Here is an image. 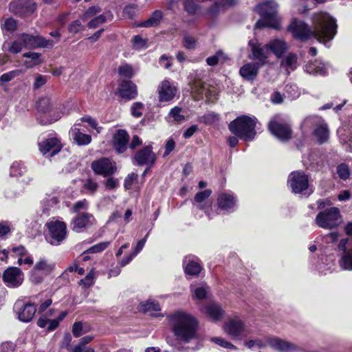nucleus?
Masks as SVG:
<instances>
[{"label": "nucleus", "mask_w": 352, "mask_h": 352, "mask_svg": "<svg viewBox=\"0 0 352 352\" xmlns=\"http://www.w3.org/2000/svg\"><path fill=\"white\" fill-rule=\"evenodd\" d=\"M298 65V56L294 53L287 54L280 61V67L285 70L288 75L296 69Z\"/></svg>", "instance_id": "cd10ccee"}, {"label": "nucleus", "mask_w": 352, "mask_h": 352, "mask_svg": "<svg viewBox=\"0 0 352 352\" xmlns=\"http://www.w3.org/2000/svg\"><path fill=\"white\" fill-rule=\"evenodd\" d=\"M211 340L215 344L226 348V349H236V348L230 342L226 341L223 338L214 337L211 339Z\"/></svg>", "instance_id": "bf43d9fd"}, {"label": "nucleus", "mask_w": 352, "mask_h": 352, "mask_svg": "<svg viewBox=\"0 0 352 352\" xmlns=\"http://www.w3.org/2000/svg\"><path fill=\"white\" fill-rule=\"evenodd\" d=\"M183 45L188 50L195 49L197 45V39L189 34H184L183 38Z\"/></svg>", "instance_id": "603ef678"}, {"label": "nucleus", "mask_w": 352, "mask_h": 352, "mask_svg": "<svg viewBox=\"0 0 352 352\" xmlns=\"http://www.w3.org/2000/svg\"><path fill=\"white\" fill-rule=\"evenodd\" d=\"M49 231V242L54 245H59L67 236V226L63 221L53 219L47 224Z\"/></svg>", "instance_id": "423d86ee"}, {"label": "nucleus", "mask_w": 352, "mask_h": 352, "mask_svg": "<svg viewBox=\"0 0 352 352\" xmlns=\"http://www.w3.org/2000/svg\"><path fill=\"white\" fill-rule=\"evenodd\" d=\"M184 266L186 274L190 276L198 275L201 270L199 263L191 258L190 256L184 258Z\"/></svg>", "instance_id": "7c9ffc66"}, {"label": "nucleus", "mask_w": 352, "mask_h": 352, "mask_svg": "<svg viewBox=\"0 0 352 352\" xmlns=\"http://www.w3.org/2000/svg\"><path fill=\"white\" fill-rule=\"evenodd\" d=\"M23 47H24L23 41H21V36H20L17 40L10 42L5 43L3 44V48L12 54H17L20 52Z\"/></svg>", "instance_id": "f704fd0d"}, {"label": "nucleus", "mask_w": 352, "mask_h": 352, "mask_svg": "<svg viewBox=\"0 0 352 352\" xmlns=\"http://www.w3.org/2000/svg\"><path fill=\"white\" fill-rule=\"evenodd\" d=\"M101 9L98 6H92L90 7L82 16L81 19L82 21H86L89 18L96 15L97 13L100 12Z\"/></svg>", "instance_id": "680f3d73"}, {"label": "nucleus", "mask_w": 352, "mask_h": 352, "mask_svg": "<svg viewBox=\"0 0 352 352\" xmlns=\"http://www.w3.org/2000/svg\"><path fill=\"white\" fill-rule=\"evenodd\" d=\"M26 171V167L21 162H14L10 167V175L13 177L21 175Z\"/></svg>", "instance_id": "c03bdc74"}, {"label": "nucleus", "mask_w": 352, "mask_h": 352, "mask_svg": "<svg viewBox=\"0 0 352 352\" xmlns=\"http://www.w3.org/2000/svg\"><path fill=\"white\" fill-rule=\"evenodd\" d=\"M235 202V198L229 194H221L217 199L219 208L227 211L234 207Z\"/></svg>", "instance_id": "c756f323"}, {"label": "nucleus", "mask_w": 352, "mask_h": 352, "mask_svg": "<svg viewBox=\"0 0 352 352\" xmlns=\"http://www.w3.org/2000/svg\"><path fill=\"white\" fill-rule=\"evenodd\" d=\"M118 72L120 75L126 78H131L134 74L132 66L127 64L121 65L119 67Z\"/></svg>", "instance_id": "5fc2aeb1"}, {"label": "nucleus", "mask_w": 352, "mask_h": 352, "mask_svg": "<svg viewBox=\"0 0 352 352\" xmlns=\"http://www.w3.org/2000/svg\"><path fill=\"white\" fill-rule=\"evenodd\" d=\"M133 46L136 49H142L146 46V39L142 38L140 36H135L133 38Z\"/></svg>", "instance_id": "338daca9"}, {"label": "nucleus", "mask_w": 352, "mask_h": 352, "mask_svg": "<svg viewBox=\"0 0 352 352\" xmlns=\"http://www.w3.org/2000/svg\"><path fill=\"white\" fill-rule=\"evenodd\" d=\"M190 88L192 91L198 96L204 95L206 89V85L201 80H195L190 85Z\"/></svg>", "instance_id": "09e8293b"}, {"label": "nucleus", "mask_w": 352, "mask_h": 352, "mask_svg": "<svg viewBox=\"0 0 352 352\" xmlns=\"http://www.w3.org/2000/svg\"><path fill=\"white\" fill-rule=\"evenodd\" d=\"M3 280L9 287H18L24 280V274L19 268L10 267L4 271Z\"/></svg>", "instance_id": "6e6552de"}, {"label": "nucleus", "mask_w": 352, "mask_h": 352, "mask_svg": "<svg viewBox=\"0 0 352 352\" xmlns=\"http://www.w3.org/2000/svg\"><path fill=\"white\" fill-rule=\"evenodd\" d=\"M10 10L20 16H28L32 14L36 9L35 3L28 0L14 1L10 3Z\"/></svg>", "instance_id": "4468645a"}, {"label": "nucleus", "mask_w": 352, "mask_h": 352, "mask_svg": "<svg viewBox=\"0 0 352 352\" xmlns=\"http://www.w3.org/2000/svg\"><path fill=\"white\" fill-rule=\"evenodd\" d=\"M314 135L317 138L320 143H323L329 138V130L327 125L320 118L318 121L316 129H314Z\"/></svg>", "instance_id": "473e14b6"}, {"label": "nucleus", "mask_w": 352, "mask_h": 352, "mask_svg": "<svg viewBox=\"0 0 352 352\" xmlns=\"http://www.w3.org/2000/svg\"><path fill=\"white\" fill-rule=\"evenodd\" d=\"M348 241V239H342L338 244L339 250L343 252L340 259V265L343 270H352V248L346 249Z\"/></svg>", "instance_id": "aec40b11"}, {"label": "nucleus", "mask_w": 352, "mask_h": 352, "mask_svg": "<svg viewBox=\"0 0 352 352\" xmlns=\"http://www.w3.org/2000/svg\"><path fill=\"white\" fill-rule=\"evenodd\" d=\"M316 223L324 229H333L338 227L342 222L340 210L332 207L319 212L315 219Z\"/></svg>", "instance_id": "39448f33"}, {"label": "nucleus", "mask_w": 352, "mask_h": 352, "mask_svg": "<svg viewBox=\"0 0 352 352\" xmlns=\"http://www.w3.org/2000/svg\"><path fill=\"white\" fill-rule=\"evenodd\" d=\"M144 104L142 102H134L131 108V115L133 117L140 118L143 114Z\"/></svg>", "instance_id": "864d4df0"}, {"label": "nucleus", "mask_w": 352, "mask_h": 352, "mask_svg": "<svg viewBox=\"0 0 352 352\" xmlns=\"http://www.w3.org/2000/svg\"><path fill=\"white\" fill-rule=\"evenodd\" d=\"M204 313L212 321L217 322L222 318L224 311L217 303L211 302L205 307Z\"/></svg>", "instance_id": "c85d7f7f"}, {"label": "nucleus", "mask_w": 352, "mask_h": 352, "mask_svg": "<svg viewBox=\"0 0 352 352\" xmlns=\"http://www.w3.org/2000/svg\"><path fill=\"white\" fill-rule=\"evenodd\" d=\"M54 267V264L48 263L47 261L45 259H41L35 264L34 269L47 275L53 270Z\"/></svg>", "instance_id": "4c0bfd02"}, {"label": "nucleus", "mask_w": 352, "mask_h": 352, "mask_svg": "<svg viewBox=\"0 0 352 352\" xmlns=\"http://www.w3.org/2000/svg\"><path fill=\"white\" fill-rule=\"evenodd\" d=\"M168 318L171 331L177 340L184 344L195 342L196 345L191 348L192 351H197L201 348L198 333L199 321L195 316L186 311L178 310L170 314Z\"/></svg>", "instance_id": "f03ea898"}, {"label": "nucleus", "mask_w": 352, "mask_h": 352, "mask_svg": "<svg viewBox=\"0 0 352 352\" xmlns=\"http://www.w3.org/2000/svg\"><path fill=\"white\" fill-rule=\"evenodd\" d=\"M139 310L143 312L158 311L160 310V306L157 301L148 300L140 304Z\"/></svg>", "instance_id": "c9c22d12"}, {"label": "nucleus", "mask_w": 352, "mask_h": 352, "mask_svg": "<svg viewBox=\"0 0 352 352\" xmlns=\"http://www.w3.org/2000/svg\"><path fill=\"white\" fill-rule=\"evenodd\" d=\"M287 183L293 192L302 193L308 189L309 177L302 171H293L289 175Z\"/></svg>", "instance_id": "0eeeda50"}, {"label": "nucleus", "mask_w": 352, "mask_h": 352, "mask_svg": "<svg viewBox=\"0 0 352 352\" xmlns=\"http://www.w3.org/2000/svg\"><path fill=\"white\" fill-rule=\"evenodd\" d=\"M227 57L222 51H218L214 56H209L206 58V63L210 66H214L220 60L224 61Z\"/></svg>", "instance_id": "49530a36"}, {"label": "nucleus", "mask_w": 352, "mask_h": 352, "mask_svg": "<svg viewBox=\"0 0 352 352\" xmlns=\"http://www.w3.org/2000/svg\"><path fill=\"white\" fill-rule=\"evenodd\" d=\"M119 94L122 98L133 99L138 94L137 87L130 80H124L120 85Z\"/></svg>", "instance_id": "b1692460"}, {"label": "nucleus", "mask_w": 352, "mask_h": 352, "mask_svg": "<svg viewBox=\"0 0 352 352\" xmlns=\"http://www.w3.org/2000/svg\"><path fill=\"white\" fill-rule=\"evenodd\" d=\"M16 21L11 18H7L1 21V28L3 30L13 32L16 29Z\"/></svg>", "instance_id": "de8ad7c7"}, {"label": "nucleus", "mask_w": 352, "mask_h": 352, "mask_svg": "<svg viewBox=\"0 0 352 352\" xmlns=\"http://www.w3.org/2000/svg\"><path fill=\"white\" fill-rule=\"evenodd\" d=\"M191 290L193 292V299L203 300L207 297L209 287L206 285H204L193 289L192 286H191Z\"/></svg>", "instance_id": "58836bf2"}, {"label": "nucleus", "mask_w": 352, "mask_h": 352, "mask_svg": "<svg viewBox=\"0 0 352 352\" xmlns=\"http://www.w3.org/2000/svg\"><path fill=\"white\" fill-rule=\"evenodd\" d=\"M305 70L310 74L324 75L327 73V67L325 65L319 60H315L307 63L305 66Z\"/></svg>", "instance_id": "2f4dec72"}, {"label": "nucleus", "mask_w": 352, "mask_h": 352, "mask_svg": "<svg viewBox=\"0 0 352 352\" xmlns=\"http://www.w3.org/2000/svg\"><path fill=\"white\" fill-rule=\"evenodd\" d=\"M211 194L212 191L208 189L197 193L194 198L195 206L198 209L204 210L209 219H212L211 214L208 211L212 206V202L208 199Z\"/></svg>", "instance_id": "f3484780"}, {"label": "nucleus", "mask_w": 352, "mask_h": 352, "mask_svg": "<svg viewBox=\"0 0 352 352\" xmlns=\"http://www.w3.org/2000/svg\"><path fill=\"white\" fill-rule=\"evenodd\" d=\"M249 45L251 47L252 53V58L257 60L260 66L264 65L270 54V51L267 47V44L264 46H261V45L257 41L251 40L249 42Z\"/></svg>", "instance_id": "2eb2a0df"}, {"label": "nucleus", "mask_w": 352, "mask_h": 352, "mask_svg": "<svg viewBox=\"0 0 352 352\" xmlns=\"http://www.w3.org/2000/svg\"><path fill=\"white\" fill-rule=\"evenodd\" d=\"M223 329L225 333L234 339L246 335L244 324L239 318L229 319L223 324Z\"/></svg>", "instance_id": "f8f14e48"}, {"label": "nucleus", "mask_w": 352, "mask_h": 352, "mask_svg": "<svg viewBox=\"0 0 352 352\" xmlns=\"http://www.w3.org/2000/svg\"><path fill=\"white\" fill-rule=\"evenodd\" d=\"M14 309L17 312L19 319L24 322L32 320L36 311V306L34 304H23L22 302H16Z\"/></svg>", "instance_id": "dca6fc26"}, {"label": "nucleus", "mask_w": 352, "mask_h": 352, "mask_svg": "<svg viewBox=\"0 0 352 352\" xmlns=\"http://www.w3.org/2000/svg\"><path fill=\"white\" fill-rule=\"evenodd\" d=\"M24 47L25 48H38L49 47L54 45V42L52 40H47L41 36H32L23 34L21 35Z\"/></svg>", "instance_id": "ddd939ff"}, {"label": "nucleus", "mask_w": 352, "mask_h": 352, "mask_svg": "<svg viewBox=\"0 0 352 352\" xmlns=\"http://www.w3.org/2000/svg\"><path fill=\"white\" fill-rule=\"evenodd\" d=\"M80 120L82 122H87L93 129L96 130L98 133H100L102 127L98 126V122L95 119L89 116H85L82 117Z\"/></svg>", "instance_id": "69168bd1"}, {"label": "nucleus", "mask_w": 352, "mask_h": 352, "mask_svg": "<svg viewBox=\"0 0 352 352\" xmlns=\"http://www.w3.org/2000/svg\"><path fill=\"white\" fill-rule=\"evenodd\" d=\"M270 52L274 54L277 58H280L288 50L289 46L284 40L276 38L267 43Z\"/></svg>", "instance_id": "a878e982"}, {"label": "nucleus", "mask_w": 352, "mask_h": 352, "mask_svg": "<svg viewBox=\"0 0 352 352\" xmlns=\"http://www.w3.org/2000/svg\"><path fill=\"white\" fill-rule=\"evenodd\" d=\"M337 23L335 18L327 12H319L313 16L312 30L305 22L294 20L289 26L294 37L300 41H307L314 37L325 45L331 41L337 33Z\"/></svg>", "instance_id": "f257e3e1"}, {"label": "nucleus", "mask_w": 352, "mask_h": 352, "mask_svg": "<svg viewBox=\"0 0 352 352\" xmlns=\"http://www.w3.org/2000/svg\"><path fill=\"white\" fill-rule=\"evenodd\" d=\"M129 136L127 132L123 129L118 130L113 138V146L119 153H123L126 149Z\"/></svg>", "instance_id": "5701e85b"}, {"label": "nucleus", "mask_w": 352, "mask_h": 352, "mask_svg": "<svg viewBox=\"0 0 352 352\" xmlns=\"http://www.w3.org/2000/svg\"><path fill=\"white\" fill-rule=\"evenodd\" d=\"M266 342L271 348L279 352H295L298 349L294 344L277 337L267 338Z\"/></svg>", "instance_id": "a211bd4d"}, {"label": "nucleus", "mask_w": 352, "mask_h": 352, "mask_svg": "<svg viewBox=\"0 0 352 352\" xmlns=\"http://www.w3.org/2000/svg\"><path fill=\"white\" fill-rule=\"evenodd\" d=\"M219 116L214 112L208 113L198 118V121L206 124H212L218 122Z\"/></svg>", "instance_id": "a19ab883"}, {"label": "nucleus", "mask_w": 352, "mask_h": 352, "mask_svg": "<svg viewBox=\"0 0 352 352\" xmlns=\"http://www.w3.org/2000/svg\"><path fill=\"white\" fill-rule=\"evenodd\" d=\"M176 91V87L172 86L168 80H163L157 89L159 100L160 102H168L173 100L175 96Z\"/></svg>", "instance_id": "412c9836"}, {"label": "nucleus", "mask_w": 352, "mask_h": 352, "mask_svg": "<svg viewBox=\"0 0 352 352\" xmlns=\"http://www.w3.org/2000/svg\"><path fill=\"white\" fill-rule=\"evenodd\" d=\"M134 160L138 165L154 164L155 155L152 151V147L151 146H146L140 150L134 156Z\"/></svg>", "instance_id": "4be33fe9"}, {"label": "nucleus", "mask_w": 352, "mask_h": 352, "mask_svg": "<svg viewBox=\"0 0 352 352\" xmlns=\"http://www.w3.org/2000/svg\"><path fill=\"white\" fill-rule=\"evenodd\" d=\"M268 129L273 135L282 141L287 140L292 136L290 126L287 123L277 121L276 118L270 122Z\"/></svg>", "instance_id": "1a4fd4ad"}, {"label": "nucleus", "mask_w": 352, "mask_h": 352, "mask_svg": "<svg viewBox=\"0 0 352 352\" xmlns=\"http://www.w3.org/2000/svg\"><path fill=\"white\" fill-rule=\"evenodd\" d=\"M184 8L190 14H201V8L196 3L195 0H186Z\"/></svg>", "instance_id": "79ce46f5"}, {"label": "nucleus", "mask_w": 352, "mask_h": 352, "mask_svg": "<svg viewBox=\"0 0 352 352\" xmlns=\"http://www.w3.org/2000/svg\"><path fill=\"white\" fill-rule=\"evenodd\" d=\"M96 222L94 217L87 212L77 214L71 222L72 229L76 232H82L94 225Z\"/></svg>", "instance_id": "9d476101"}, {"label": "nucleus", "mask_w": 352, "mask_h": 352, "mask_svg": "<svg viewBox=\"0 0 352 352\" xmlns=\"http://www.w3.org/2000/svg\"><path fill=\"white\" fill-rule=\"evenodd\" d=\"M337 174L341 179H347L350 175V170L348 165L345 164L338 165L337 167Z\"/></svg>", "instance_id": "3c124183"}, {"label": "nucleus", "mask_w": 352, "mask_h": 352, "mask_svg": "<svg viewBox=\"0 0 352 352\" xmlns=\"http://www.w3.org/2000/svg\"><path fill=\"white\" fill-rule=\"evenodd\" d=\"M88 201L86 199L77 201L73 206L72 210L74 212L80 213V210H87L88 208Z\"/></svg>", "instance_id": "0e129e2a"}, {"label": "nucleus", "mask_w": 352, "mask_h": 352, "mask_svg": "<svg viewBox=\"0 0 352 352\" xmlns=\"http://www.w3.org/2000/svg\"><path fill=\"white\" fill-rule=\"evenodd\" d=\"M45 276V274L33 268L30 272V279L32 283L37 284L43 280Z\"/></svg>", "instance_id": "13d9d810"}, {"label": "nucleus", "mask_w": 352, "mask_h": 352, "mask_svg": "<svg viewBox=\"0 0 352 352\" xmlns=\"http://www.w3.org/2000/svg\"><path fill=\"white\" fill-rule=\"evenodd\" d=\"M278 4L276 1L270 0L261 3L256 7V10L261 16V19L255 25L256 28L263 27L279 29L280 24L277 16Z\"/></svg>", "instance_id": "20e7f679"}, {"label": "nucleus", "mask_w": 352, "mask_h": 352, "mask_svg": "<svg viewBox=\"0 0 352 352\" xmlns=\"http://www.w3.org/2000/svg\"><path fill=\"white\" fill-rule=\"evenodd\" d=\"M168 117L172 118L177 123H182L186 120L184 115L182 114V109L179 107H175L170 109Z\"/></svg>", "instance_id": "ea45409f"}, {"label": "nucleus", "mask_w": 352, "mask_h": 352, "mask_svg": "<svg viewBox=\"0 0 352 352\" xmlns=\"http://www.w3.org/2000/svg\"><path fill=\"white\" fill-rule=\"evenodd\" d=\"M95 272L91 270L90 271L85 278L80 280V284L85 287H91L94 283Z\"/></svg>", "instance_id": "6e6d98bb"}, {"label": "nucleus", "mask_w": 352, "mask_h": 352, "mask_svg": "<svg viewBox=\"0 0 352 352\" xmlns=\"http://www.w3.org/2000/svg\"><path fill=\"white\" fill-rule=\"evenodd\" d=\"M37 108L38 111L43 113H47L52 115L55 113L53 103L51 100L47 97L41 98L37 102Z\"/></svg>", "instance_id": "72a5a7b5"}, {"label": "nucleus", "mask_w": 352, "mask_h": 352, "mask_svg": "<svg viewBox=\"0 0 352 352\" xmlns=\"http://www.w3.org/2000/svg\"><path fill=\"white\" fill-rule=\"evenodd\" d=\"M162 18V12L160 10H155L151 16L146 21H144L140 26L142 27H153L159 24Z\"/></svg>", "instance_id": "e433bc0d"}, {"label": "nucleus", "mask_w": 352, "mask_h": 352, "mask_svg": "<svg viewBox=\"0 0 352 352\" xmlns=\"http://www.w3.org/2000/svg\"><path fill=\"white\" fill-rule=\"evenodd\" d=\"M256 122L257 120L255 117L242 116L230 122L229 129L240 139L252 141L256 134L255 131Z\"/></svg>", "instance_id": "7ed1b4c3"}, {"label": "nucleus", "mask_w": 352, "mask_h": 352, "mask_svg": "<svg viewBox=\"0 0 352 352\" xmlns=\"http://www.w3.org/2000/svg\"><path fill=\"white\" fill-rule=\"evenodd\" d=\"M39 149L43 155L52 157L60 151L61 145L58 139L52 138L39 143Z\"/></svg>", "instance_id": "6ab92c4d"}, {"label": "nucleus", "mask_w": 352, "mask_h": 352, "mask_svg": "<svg viewBox=\"0 0 352 352\" xmlns=\"http://www.w3.org/2000/svg\"><path fill=\"white\" fill-rule=\"evenodd\" d=\"M58 203L57 198L55 197H49L45 198L41 201V206L43 208V212L46 213L51 207H53Z\"/></svg>", "instance_id": "8fccbe9b"}, {"label": "nucleus", "mask_w": 352, "mask_h": 352, "mask_svg": "<svg viewBox=\"0 0 352 352\" xmlns=\"http://www.w3.org/2000/svg\"><path fill=\"white\" fill-rule=\"evenodd\" d=\"M106 21V17L100 14L89 22L87 26L89 28H96Z\"/></svg>", "instance_id": "e2e57ef3"}, {"label": "nucleus", "mask_w": 352, "mask_h": 352, "mask_svg": "<svg viewBox=\"0 0 352 352\" xmlns=\"http://www.w3.org/2000/svg\"><path fill=\"white\" fill-rule=\"evenodd\" d=\"M22 73L21 70L16 69L5 73L0 77V85H3L6 82L12 80L16 77L19 76Z\"/></svg>", "instance_id": "a18cd8bd"}, {"label": "nucleus", "mask_w": 352, "mask_h": 352, "mask_svg": "<svg viewBox=\"0 0 352 352\" xmlns=\"http://www.w3.org/2000/svg\"><path fill=\"white\" fill-rule=\"evenodd\" d=\"M260 67L259 63H248L241 67L239 74L244 79L253 80L256 78Z\"/></svg>", "instance_id": "393cba45"}, {"label": "nucleus", "mask_w": 352, "mask_h": 352, "mask_svg": "<svg viewBox=\"0 0 352 352\" xmlns=\"http://www.w3.org/2000/svg\"><path fill=\"white\" fill-rule=\"evenodd\" d=\"M138 6L135 4L126 6L124 9V14L129 19H132L135 16Z\"/></svg>", "instance_id": "774afa93"}, {"label": "nucleus", "mask_w": 352, "mask_h": 352, "mask_svg": "<svg viewBox=\"0 0 352 352\" xmlns=\"http://www.w3.org/2000/svg\"><path fill=\"white\" fill-rule=\"evenodd\" d=\"M91 168L96 174L102 175L103 177L111 175L116 170L115 163L106 157L94 161L91 163Z\"/></svg>", "instance_id": "9b49d317"}, {"label": "nucleus", "mask_w": 352, "mask_h": 352, "mask_svg": "<svg viewBox=\"0 0 352 352\" xmlns=\"http://www.w3.org/2000/svg\"><path fill=\"white\" fill-rule=\"evenodd\" d=\"M109 244H110V242H109V241H104V242L99 243L92 246L91 248H90L87 250V252L89 253L100 252L103 251L104 250H105L109 246Z\"/></svg>", "instance_id": "052dcab7"}, {"label": "nucleus", "mask_w": 352, "mask_h": 352, "mask_svg": "<svg viewBox=\"0 0 352 352\" xmlns=\"http://www.w3.org/2000/svg\"><path fill=\"white\" fill-rule=\"evenodd\" d=\"M80 125L76 123L69 131L70 136L78 145H87L91 141V135L82 133L76 126Z\"/></svg>", "instance_id": "bb28decb"}, {"label": "nucleus", "mask_w": 352, "mask_h": 352, "mask_svg": "<svg viewBox=\"0 0 352 352\" xmlns=\"http://www.w3.org/2000/svg\"><path fill=\"white\" fill-rule=\"evenodd\" d=\"M87 332V330L84 329L83 324L81 322H76L73 324L72 333L75 337H79Z\"/></svg>", "instance_id": "4d7b16f0"}, {"label": "nucleus", "mask_w": 352, "mask_h": 352, "mask_svg": "<svg viewBox=\"0 0 352 352\" xmlns=\"http://www.w3.org/2000/svg\"><path fill=\"white\" fill-rule=\"evenodd\" d=\"M98 187L99 185L98 182L91 178L87 179L83 184L84 190L89 195H94L98 190Z\"/></svg>", "instance_id": "37998d69"}]
</instances>
